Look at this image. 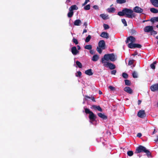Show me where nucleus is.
Wrapping results in <instances>:
<instances>
[{
	"mask_svg": "<svg viewBox=\"0 0 158 158\" xmlns=\"http://www.w3.org/2000/svg\"><path fill=\"white\" fill-rule=\"evenodd\" d=\"M117 15L119 16H125L126 17L131 19L135 16V14L133 13V11L127 8H124L122 11L118 12Z\"/></svg>",
	"mask_w": 158,
	"mask_h": 158,
	"instance_id": "1",
	"label": "nucleus"
},
{
	"mask_svg": "<svg viewBox=\"0 0 158 158\" xmlns=\"http://www.w3.org/2000/svg\"><path fill=\"white\" fill-rule=\"evenodd\" d=\"M135 39L134 37L130 36L127 38L125 42L126 44H127L131 42V43L128 44V47L129 48H141L142 47V45L141 44H133V43L135 42Z\"/></svg>",
	"mask_w": 158,
	"mask_h": 158,
	"instance_id": "2",
	"label": "nucleus"
},
{
	"mask_svg": "<svg viewBox=\"0 0 158 158\" xmlns=\"http://www.w3.org/2000/svg\"><path fill=\"white\" fill-rule=\"evenodd\" d=\"M117 59V56L114 53L107 54H105L103 58H102L101 62L102 63H105V60L108 61L109 60L112 61H115Z\"/></svg>",
	"mask_w": 158,
	"mask_h": 158,
	"instance_id": "3",
	"label": "nucleus"
},
{
	"mask_svg": "<svg viewBox=\"0 0 158 158\" xmlns=\"http://www.w3.org/2000/svg\"><path fill=\"white\" fill-rule=\"evenodd\" d=\"M142 152H144L146 153L148 157L151 156V153L149 151L146 149L145 147L142 145H139L136 148L135 153L138 154Z\"/></svg>",
	"mask_w": 158,
	"mask_h": 158,
	"instance_id": "4",
	"label": "nucleus"
},
{
	"mask_svg": "<svg viewBox=\"0 0 158 158\" xmlns=\"http://www.w3.org/2000/svg\"><path fill=\"white\" fill-rule=\"evenodd\" d=\"M84 110L86 114H89V118L90 120L92 122L95 121L96 118L97 117L93 112L91 111L88 108H84Z\"/></svg>",
	"mask_w": 158,
	"mask_h": 158,
	"instance_id": "5",
	"label": "nucleus"
},
{
	"mask_svg": "<svg viewBox=\"0 0 158 158\" xmlns=\"http://www.w3.org/2000/svg\"><path fill=\"white\" fill-rule=\"evenodd\" d=\"M106 64H104V66L106 67H108L110 69L112 70L116 68L115 65L114 64L109 62H106Z\"/></svg>",
	"mask_w": 158,
	"mask_h": 158,
	"instance_id": "6",
	"label": "nucleus"
},
{
	"mask_svg": "<svg viewBox=\"0 0 158 158\" xmlns=\"http://www.w3.org/2000/svg\"><path fill=\"white\" fill-rule=\"evenodd\" d=\"M138 116L140 118H144L146 116V114L144 110H140L137 114Z\"/></svg>",
	"mask_w": 158,
	"mask_h": 158,
	"instance_id": "7",
	"label": "nucleus"
},
{
	"mask_svg": "<svg viewBox=\"0 0 158 158\" xmlns=\"http://www.w3.org/2000/svg\"><path fill=\"white\" fill-rule=\"evenodd\" d=\"M133 11L136 13H140L143 12V10L139 6H136L134 8Z\"/></svg>",
	"mask_w": 158,
	"mask_h": 158,
	"instance_id": "8",
	"label": "nucleus"
},
{
	"mask_svg": "<svg viewBox=\"0 0 158 158\" xmlns=\"http://www.w3.org/2000/svg\"><path fill=\"white\" fill-rule=\"evenodd\" d=\"M150 88L152 91H158V82L156 84H155L151 86Z\"/></svg>",
	"mask_w": 158,
	"mask_h": 158,
	"instance_id": "9",
	"label": "nucleus"
},
{
	"mask_svg": "<svg viewBox=\"0 0 158 158\" xmlns=\"http://www.w3.org/2000/svg\"><path fill=\"white\" fill-rule=\"evenodd\" d=\"M153 27L152 26H147L144 29V31L146 32H151L153 30Z\"/></svg>",
	"mask_w": 158,
	"mask_h": 158,
	"instance_id": "10",
	"label": "nucleus"
},
{
	"mask_svg": "<svg viewBox=\"0 0 158 158\" xmlns=\"http://www.w3.org/2000/svg\"><path fill=\"white\" fill-rule=\"evenodd\" d=\"M71 51L73 55H76L79 52L77 49L76 47L73 46L71 49Z\"/></svg>",
	"mask_w": 158,
	"mask_h": 158,
	"instance_id": "11",
	"label": "nucleus"
},
{
	"mask_svg": "<svg viewBox=\"0 0 158 158\" xmlns=\"http://www.w3.org/2000/svg\"><path fill=\"white\" fill-rule=\"evenodd\" d=\"M98 46L100 48H102V49H104L105 46V41L103 40L100 41L98 43Z\"/></svg>",
	"mask_w": 158,
	"mask_h": 158,
	"instance_id": "12",
	"label": "nucleus"
},
{
	"mask_svg": "<svg viewBox=\"0 0 158 158\" xmlns=\"http://www.w3.org/2000/svg\"><path fill=\"white\" fill-rule=\"evenodd\" d=\"M124 90L126 92L130 94H132L133 93L132 90L129 87H126L124 88Z\"/></svg>",
	"mask_w": 158,
	"mask_h": 158,
	"instance_id": "13",
	"label": "nucleus"
},
{
	"mask_svg": "<svg viewBox=\"0 0 158 158\" xmlns=\"http://www.w3.org/2000/svg\"><path fill=\"white\" fill-rule=\"evenodd\" d=\"M98 115L99 117L104 120H106L107 118V116L105 115L104 114L99 113L98 114Z\"/></svg>",
	"mask_w": 158,
	"mask_h": 158,
	"instance_id": "14",
	"label": "nucleus"
},
{
	"mask_svg": "<svg viewBox=\"0 0 158 158\" xmlns=\"http://www.w3.org/2000/svg\"><path fill=\"white\" fill-rule=\"evenodd\" d=\"M100 36L106 39H108L109 37L108 33L105 32H102L100 35Z\"/></svg>",
	"mask_w": 158,
	"mask_h": 158,
	"instance_id": "15",
	"label": "nucleus"
},
{
	"mask_svg": "<svg viewBox=\"0 0 158 158\" xmlns=\"http://www.w3.org/2000/svg\"><path fill=\"white\" fill-rule=\"evenodd\" d=\"M85 73L86 74L89 76H91L93 74L92 70L91 69H88L85 71Z\"/></svg>",
	"mask_w": 158,
	"mask_h": 158,
	"instance_id": "16",
	"label": "nucleus"
},
{
	"mask_svg": "<svg viewBox=\"0 0 158 158\" xmlns=\"http://www.w3.org/2000/svg\"><path fill=\"white\" fill-rule=\"evenodd\" d=\"M150 1L154 6L158 7V0H150Z\"/></svg>",
	"mask_w": 158,
	"mask_h": 158,
	"instance_id": "17",
	"label": "nucleus"
},
{
	"mask_svg": "<svg viewBox=\"0 0 158 158\" xmlns=\"http://www.w3.org/2000/svg\"><path fill=\"white\" fill-rule=\"evenodd\" d=\"M78 9V7L76 5H75L71 6L69 8V11H73V10H77Z\"/></svg>",
	"mask_w": 158,
	"mask_h": 158,
	"instance_id": "18",
	"label": "nucleus"
},
{
	"mask_svg": "<svg viewBox=\"0 0 158 158\" xmlns=\"http://www.w3.org/2000/svg\"><path fill=\"white\" fill-rule=\"evenodd\" d=\"M100 17H102V19L104 20H106L107 19H109L108 15L104 14H101L100 15Z\"/></svg>",
	"mask_w": 158,
	"mask_h": 158,
	"instance_id": "19",
	"label": "nucleus"
},
{
	"mask_svg": "<svg viewBox=\"0 0 158 158\" xmlns=\"http://www.w3.org/2000/svg\"><path fill=\"white\" fill-rule=\"evenodd\" d=\"M107 10L109 13H114L115 12V9L114 7H111L108 8Z\"/></svg>",
	"mask_w": 158,
	"mask_h": 158,
	"instance_id": "20",
	"label": "nucleus"
},
{
	"mask_svg": "<svg viewBox=\"0 0 158 158\" xmlns=\"http://www.w3.org/2000/svg\"><path fill=\"white\" fill-rule=\"evenodd\" d=\"M81 22L80 20L77 19L74 22V24L75 26H79Z\"/></svg>",
	"mask_w": 158,
	"mask_h": 158,
	"instance_id": "21",
	"label": "nucleus"
},
{
	"mask_svg": "<svg viewBox=\"0 0 158 158\" xmlns=\"http://www.w3.org/2000/svg\"><path fill=\"white\" fill-rule=\"evenodd\" d=\"M99 56L97 55H94L92 57V60L94 61H96L99 59Z\"/></svg>",
	"mask_w": 158,
	"mask_h": 158,
	"instance_id": "22",
	"label": "nucleus"
},
{
	"mask_svg": "<svg viewBox=\"0 0 158 158\" xmlns=\"http://www.w3.org/2000/svg\"><path fill=\"white\" fill-rule=\"evenodd\" d=\"M150 11L154 13H158V10L154 8H152L150 9Z\"/></svg>",
	"mask_w": 158,
	"mask_h": 158,
	"instance_id": "23",
	"label": "nucleus"
},
{
	"mask_svg": "<svg viewBox=\"0 0 158 158\" xmlns=\"http://www.w3.org/2000/svg\"><path fill=\"white\" fill-rule=\"evenodd\" d=\"M76 64L79 68H81L82 67V65L81 63L78 61H77L76 62Z\"/></svg>",
	"mask_w": 158,
	"mask_h": 158,
	"instance_id": "24",
	"label": "nucleus"
},
{
	"mask_svg": "<svg viewBox=\"0 0 158 158\" xmlns=\"http://www.w3.org/2000/svg\"><path fill=\"white\" fill-rule=\"evenodd\" d=\"M157 63L156 61H154L152 64L150 65L151 68L153 69H155V65Z\"/></svg>",
	"mask_w": 158,
	"mask_h": 158,
	"instance_id": "25",
	"label": "nucleus"
},
{
	"mask_svg": "<svg viewBox=\"0 0 158 158\" xmlns=\"http://www.w3.org/2000/svg\"><path fill=\"white\" fill-rule=\"evenodd\" d=\"M125 83L126 85L128 86L130 85L131 84V81L128 80H125Z\"/></svg>",
	"mask_w": 158,
	"mask_h": 158,
	"instance_id": "26",
	"label": "nucleus"
},
{
	"mask_svg": "<svg viewBox=\"0 0 158 158\" xmlns=\"http://www.w3.org/2000/svg\"><path fill=\"white\" fill-rule=\"evenodd\" d=\"M84 48L85 49L90 50L92 48V46L91 45L89 44L85 46Z\"/></svg>",
	"mask_w": 158,
	"mask_h": 158,
	"instance_id": "27",
	"label": "nucleus"
},
{
	"mask_svg": "<svg viewBox=\"0 0 158 158\" xmlns=\"http://www.w3.org/2000/svg\"><path fill=\"white\" fill-rule=\"evenodd\" d=\"M126 0H117L116 2L119 4H123L126 2Z\"/></svg>",
	"mask_w": 158,
	"mask_h": 158,
	"instance_id": "28",
	"label": "nucleus"
},
{
	"mask_svg": "<svg viewBox=\"0 0 158 158\" xmlns=\"http://www.w3.org/2000/svg\"><path fill=\"white\" fill-rule=\"evenodd\" d=\"M127 154L128 155V156H132L133 154H134V153H133V152L132 151H128L127 152Z\"/></svg>",
	"mask_w": 158,
	"mask_h": 158,
	"instance_id": "29",
	"label": "nucleus"
},
{
	"mask_svg": "<svg viewBox=\"0 0 158 158\" xmlns=\"http://www.w3.org/2000/svg\"><path fill=\"white\" fill-rule=\"evenodd\" d=\"M73 15V11H69V12L68 13V16L69 18H71L72 17Z\"/></svg>",
	"mask_w": 158,
	"mask_h": 158,
	"instance_id": "30",
	"label": "nucleus"
},
{
	"mask_svg": "<svg viewBox=\"0 0 158 158\" xmlns=\"http://www.w3.org/2000/svg\"><path fill=\"white\" fill-rule=\"evenodd\" d=\"M91 39V36L90 35H88L86 38L85 42L86 43L88 42Z\"/></svg>",
	"mask_w": 158,
	"mask_h": 158,
	"instance_id": "31",
	"label": "nucleus"
},
{
	"mask_svg": "<svg viewBox=\"0 0 158 158\" xmlns=\"http://www.w3.org/2000/svg\"><path fill=\"white\" fill-rule=\"evenodd\" d=\"M90 6L89 4L86 5V6H84V9L85 10H88L90 9Z\"/></svg>",
	"mask_w": 158,
	"mask_h": 158,
	"instance_id": "32",
	"label": "nucleus"
},
{
	"mask_svg": "<svg viewBox=\"0 0 158 158\" xmlns=\"http://www.w3.org/2000/svg\"><path fill=\"white\" fill-rule=\"evenodd\" d=\"M82 73L81 71H78L77 72V73H76V76L77 77H81Z\"/></svg>",
	"mask_w": 158,
	"mask_h": 158,
	"instance_id": "33",
	"label": "nucleus"
},
{
	"mask_svg": "<svg viewBox=\"0 0 158 158\" xmlns=\"http://www.w3.org/2000/svg\"><path fill=\"white\" fill-rule=\"evenodd\" d=\"M121 21L122 22V23H123V24L124 25V26H127V22L125 19H121Z\"/></svg>",
	"mask_w": 158,
	"mask_h": 158,
	"instance_id": "34",
	"label": "nucleus"
},
{
	"mask_svg": "<svg viewBox=\"0 0 158 158\" xmlns=\"http://www.w3.org/2000/svg\"><path fill=\"white\" fill-rule=\"evenodd\" d=\"M136 32V31L134 29H131L130 31V33L132 35L135 34Z\"/></svg>",
	"mask_w": 158,
	"mask_h": 158,
	"instance_id": "35",
	"label": "nucleus"
},
{
	"mask_svg": "<svg viewBox=\"0 0 158 158\" xmlns=\"http://www.w3.org/2000/svg\"><path fill=\"white\" fill-rule=\"evenodd\" d=\"M122 76L124 78L127 79L128 77V75L127 73H123L122 74Z\"/></svg>",
	"mask_w": 158,
	"mask_h": 158,
	"instance_id": "36",
	"label": "nucleus"
},
{
	"mask_svg": "<svg viewBox=\"0 0 158 158\" xmlns=\"http://www.w3.org/2000/svg\"><path fill=\"white\" fill-rule=\"evenodd\" d=\"M101 48L97 47V50L100 54H101L102 53V50Z\"/></svg>",
	"mask_w": 158,
	"mask_h": 158,
	"instance_id": "37",
	"label": "nucleus"
},
{
	"mask_svg": "<svg viewBox=\"0 0 158 158\" xmlns=\"http://www.w3.org/2000/svg\"><path fill=\"white\" fill-rule=\"evenodd\" d=\"M103 27L105 30L108 29L110 28V27L108 25L105 24H103Z\"/></svg>",
	"mask_w": 158,
	"mask_h": 158,
	"instance_id": "38",
	"label": "nucleus"
},
{
	"mask_svg": "<svg viewBox=\"0 0 158 158\" xmlns=\"http://www.w3.org/2000/svg\"><path fill=\"white\" fill-rule=\"evenodd\" d=\"M132 76L133 77L136 78L137 77V75L135 71H134L132 73Z\"/></svg>",
	"mask_w": 158,
	"mask_h": 158,
	"instance_id": "39",
	"label": "nucleus"
},
{
	"mask_svg": "<svg viewBox=\"0 0 158 158\" xmlns=\"http://www.w3.org/2000/svg\"><path fill=\"white\" fill-rule=\"evenodd\" d=\"M73 42L74 43L76 44H78V43L77 40L75 38H73Z\"/></svg>",
	"mask_w": 158,
	"mask_h": 158,
	"instance_id": "40",
	"label": "nucleus"
},
{
	"mask_svg": "<svg viewBox=\"0 0 158 158\" xmlns=\"http://www.w3.org/2000/svg\"><path fill=\"white\" fill-rule=\"evenodd\" d=\"M98 106L95 105H93L92 106V107H91V109H93L95 110H97Z\"/></svg>",
	"mask_w": 158,
	"mask_h": 158,
	"instance_id": "41",
	"label": "nucleus"
},
{
	"mask_svg": "<svg viewBox=\"0 0 158 158\" xmlns=\"http://www.w3.org/2000/svg\"><path fill=\"white\" fill-rule=\"evenodd\" d=\"M151 35H156L157 34V32L156 31H155L153 30H153L151 32Z\"/></svg>",
	"mask_w": 158,
	"mask_h": 158,
	"instance_id": "42",
	"label": "nucleus"
},
{
	"mask_svg": "<svg viewBox=\"0 0 158 158\" xmlns=\"http://www.w3.org/2000/svg\"><path fill=\"white\" fill-rule=\"evenodd\" d=\"M97 110L100 112H102V108L99 106H98Z\"/></svg>",
	"mask_w": 158,
	"mask_h": 158,
	"instance_id": "43",
	"label": "nucleus"
},
{
	"mask_svg": "<svg viewBox=\"0 0 158 158\" xmlns=\"http://www.w3.org/2000/svg\"><path fill=\"white\" fill-rule=\"evenodd\" d=\"M133 60H129L128 62V64L129 65H130L133 64Z\"/></svg>",
	"mask_w": 158,
	"mask_h": 158,
	"instance_id": "44",
	"label": "nucleus"
},
{
	"mask_svg": "<svg viewBox=\"0 0 158 158\" xmlns=\"http://www.w3.org/2000/svg\"><path fill=\"white\" fill-rule=\"evenodd\" d=\"M89 0H85V2H84V3H83L82 5V6H85V5H86L87 3L89 2Z\"/></svg>",
	"mask_w": 158,
	"mask_h": 158,
	"instance_id": "45",
	"label": "nucleus"
},
{
	"mask_svg": "<svg viewBox=\"0 0 158 158\" xmlns=\"http://www.w3.org/2000/svg\"><path fill=\"white\" fill-rule=\"evenodd\" d=\"M116 70H114L111 71V74L112 75H115L116 73Z\"/></svg>",
	"mask_w": 158,
	"mask_h": 158,
	"instance_id": "46",
	"label": "nucleus"
},
{
	"mask_svg": "<svg viewBox=\"0 0 158 158\" xmlns=\"http://www.w3.org/2000/svg\"><path fill=\"white\" fill-rule=\"evenodd\" d=\"M93 8L95 10H99L98 6L97 5H95L94 6H93Z\"/></svg>",
	"mask_w": 158,
	"mask_h": 158,
	"instance_id": "47",
	"label": "nucleus"
},
{
	"mask_svg": "<svg viewBox=\"0 0 158 158\" xmlns=\"http://www.w3.org/2000/svg\"><path fill=\"white\" fill-rule=\"evenodd\" d=\"M155 19H156V17L152 18L150 20L152 22V23H154L155 22H156V20H155Z\"/></svg>",
	"mask_w": 158,
	"mask_h": 158,
	"instance_id": "48",
	"label": "nucleus"
},
{
	"mask_svg": "<svg viewBox=\"0 0 158 158\" xmlns=\"http://www.w3.org/2000/svg\"><path fill=\"white\" fill-rule=\"evenodd\" d=\"M109 88L111 90H114L115 89L114 87L112 86H110Z\"/></svg>",
	"mask_w": 158,
	"mask_h": 158,
	"instance_id": "49",
	"label": "nucleus"
},
{
	"mask_svg": "<svg viewBox=\"0 0 158 158\" xmlns=\"http://www.w3.org/2000/svg\"><path fill=\"white\" fill-rule=\"evenodd\" d=\"M89 52L91 54H94L95 53L94 51V50H92L91 49L90 50Z\"/></svg>",
	"mask_w": 158,
	"mask_h": 158,
	"instance_id": "50",
	"label": "nucleus"
},
{
	"mask_svg": "<svg viewBox=\"0 0 158 158\" xmlns=\"http://www.w3.org/2000/svg\"><path fill=\"white\" fill-rule=\"evenodd\" d=\"M91 99L92 101H93L94 102H96V101L95 99V98H94V96H91Z\"/></svg>",
	"mask_w": 158,
	"mask_h": 158,
	"instance_id": "51",
	"label": "nucleus"
},
{
	"mask_svg": "<svg viewBox=\"0 0 158 158\" xmlns=\"http://www.w3.org/2000/svg\"><path fill=\"white\" fill-rule=\"evenodd\" d=\"M142 134L141 133H139L137 134V137H140L142 136Z\"/></svg>",
	"mask_w": 158,
	"mask_h": 158,
	"instance_id": "52",
	"label": "nucleus"
},
{
	"mask_svg": "<svg viewBox=\"0 0 158 158\" xmlns=\"http://www.w3.org/2000/svg\"><path fill=\"white\" fill-rule=\"evenodd\" d=\"M85 98L86 99L87 98H88V99H91V97H90L89 96L87 95H85Z\"/></svg>",
	"mask_w": 158,
	"mask_h": 158,
	"instance_id": "53",
	"label": "nucleus"
},
{
	"mask_svg": "<svg viewBox=\"0 0 158 158\" xmlns=\"http://www.w3.org/2000/svg\"><path fill=\"white\" fill-rule=\"evenodd\" d=\"M141 101L140 100H138V105H139L140 104V103H141Z\"/></svg>",
	"mask_w": 158,
	"mask_h": 158,
	"instance_id": "54",
	"label": "nucleus"
},
{
	"mask_svg": "<svg viewBox=\"0 0 158 158\" xmlns=\"http://www.w3.org/2000/svg\"><path fill=\"white\" fill-rule=\"evenodd\" d=\"M87 25V22H85L84 23V25L85 26V28L86 27Z\"/></svg>",
	"mask_w": 158,
	"mask_h": 158,
	"instance_id": "55",
	"label": "nucleus"
},
{
	"mask_svg": "<svg viewBox=\"0 0 158 158\" xmlns=\"http://www.w3.org/2000/svg\"><path fill=\"white\" fill-rule=\"evenodd\" d=\"M155 19V20H156V22H158V16L156 17V19Z\"/></svg>",
	"mask_w": 158,
	"mask_h": 158,
	"instance_id": "56",
	"label": "nucleus"
},
{
	"mask_svg": "<svg viewBox=\"0 0 158 158\" xmlns=\"http://www.w3.org/2000/svg\"><path fill=\"white\" fill-rule=\"evenodd\" d=\"M87 32V31L86 29H84L83 31V34L84 33H86Z\"/></svg>",
	"mask_w": 158,
	"mask_h": 158,
	"instance_id": "57",
	"label": "nucleus"
},
{
	"mask_svg": "<svg viewBox=\"0 0 158 158\" xmlns=\"http://www.w3.org/2000/svg\"><path fill=\"white\" fill-rule=\"evenodd\" d=\"M77 47L78 50H79L81 49V47L79 45H77Z\"/></svg>",
	"mask_w": 158,
	"mask_h": 158,
	"instance_id": "58",
	"label": "nucleus"
},
{
	"mask_svg": "<svg viewBox=\"0 0 158 158\" xmlns=\"http://www.w3.org/2000/svg\"><path fill=\"white\" fill-rule=\"evenodd\" d=\"M156 132V131L155 129H154V131L153 132L152 135H153Z\"/></svg>",
	"mask_w": 158,
	"mask_h": 158,
	"instance_id": "59",
	"label": "nucleus"
},
{
	"mask_svg": "<svg viewBox=\"0 0 158 158\" xmlns=\"http://www.w3.org/2000/svg\"><path fill=\"white\" fill-rule=\"evenodd\" d=\"M137 54V52H135L134 54H132V55L133 56H135Z\"/></svg>",
	"mask_w": 158,
	"mask_h": 158,
	"instance_id": "60",
	"label": "nucleus"
},
{
	"mask_svg": "<svg viewBox=\"0 0 158 158\" xmlns=\"http://www.w3.org/2000/svg\"><path fill=\"white\" fill-rule=\"evenodd\" d=\"M99 94H102V93L101 91L99 90Z\"/></svg>",
	"mask_w": 158,
	"mask_h": 158,
	"instance_id": "61",
	"label": "nucleus"
},
{
	"mask_svg": "<svg viewBox=\"0 0 158 158\" xmlns=\"http://www.w3.org/2000/svg\"><path fill=\"white\" fill-rule=\"evenodd\" d=\"M154 141H155V142H157V141H158V136H157V139H155L154 140Z\"/></svg>",
	"mask_w": 158,
	"mask_h": 158,
	"instance_id": "62",
	"label": "nucleus"
},
{
	"mask_svg": "<svg viewBox=\"0 0 158 158\" xmlns=\"http://www.w3.org/2000/svg\"><path fill=\"white\" fill-rule=\"evenodd\" d=\"M137 156L139 157H140L141 156L140 155V154H138L137 155Z\"/></svg>",
	"mask_w": 158,
	"mask_h": 158,
	"instance_id": "63",
	"label": "nucleus"
},
{
	"mask_svg": "<svg viewBox=\"0 0 158 158\" xmlns=\"http://www.w3.org/2000/svg\"><path fill=\"white\" fill-rule=\"evenodd\" d=\"M156 38V39H158V35H157Z\"/></svg>",
	"mask_w": 158,
	"mask_h": 158,
	"instance_id": "64",
	"label": "nucleus"
}]
</instances>
